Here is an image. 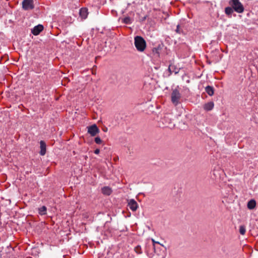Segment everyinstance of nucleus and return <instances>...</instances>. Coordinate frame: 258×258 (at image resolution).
<instances>
[{
	"mask_svg": "<svg viewBox=\"0 0 258 258\" xmlns=\"http://www.w3.org/2000/svg\"><path fill=\"white\" fill-rule=\"evenodd\" d=\"M134 44L137 50L139 52H143L147 47V43L144 38L141 36L134 37Z\"/></svg>",
	"mask_w": 258,
	"mask_h": 258,
	"instance_id": "1",
	"label": "nucleus"
},
{
	"mask_svg": "<svg viewBox=\"0 0 258 258\" xmlns=\"http://www.w3.org/2000/svg\"><path fill=\"white\" fill-rule=\"evenodd\" d=\"M229 5L234 9V11L238 13H242L244 12V7L239 0H230Z\"/></svg>",
	"mask_w": 258,
	"mask_h": 258,
	"instance_id": "2",
	"label": "nucleus"
},
{
	"mask_svg": "<svg viewBox=\"0 0 258 258\" xmlns=\"http://www.w3.org/2000/svg\"><path fill=\"white\" fill-rule=\"evenodd\" d=\"M161 122L162 123L163 127L172 128L175 125L172 122L171 115L170 114H166L161 118Z\"/></svg>",
	"mask_w": 258,
	"mask_h": 258,
	"instance_id": "3",
	"label": "nucleus"
},
{
	"mask_svg": "<svg viewBox=\"0 0 258 258\" xmlns=\"http://www.w3.org/2000/svg\"><path fill=\"white\" fill-rule=\"evenodd\" d=\"M171 101L173 104L177 105L179 103V100L181 98V94L177 89H174L171 95Z\"/></svg>",
	"mask_w": 258,
	"mask_h": 258,
	"instance_id": "4",
	"label": "nucleus"
},
{
	"mask_svg": "<svg viewBox=\"0 0 258 258\" xmlns=\"http://www.w3.org/2000/svg\"><path fill=\"white\" fill-rule=\"evenodd\" d=\"M22 8L25 11L31 10L34 8L33 0H23Z\"/></svg>",
	"mask_w": 258,
	"mask_h": 258,
	"instance_id": "5",
	"label": "nucleus"
},
{
	"mask_svg": "<svg viewBox=\"0 0 258 258\" xmlns=\"http://www.w3.org/2000/svg\"><path fill=\"white\" fill-rule=\"evenodd\" d=\"M88 133L91 136L94 137L99 133V129L96 124H94L87 127Z\"/></svg>",
	"mask_w": 258,
	"mask_h": 258,
	"instance_id": "6",
	"label": "nucleus"
},
{
	"mask_svg": "<svg viewBox=\"0 0 258 258\" xmlns=\"http://www.w3.org/2000/svg\"><path fill=\"white\" fill-rule=\"evenodd\" d=\"M127 206L133 212L136 211L138 208V204L134 199H131L128 201Z\"/></svg>",
	"mask_w": 258,
	"mask_h": 258,
	"instance_id": "7",
	"label": "nucleus"
},
{
	"mask_svg": "<svg viewBox=\"0 0 258 258\" xmlns=\"http://www.w3.org/2000/svg\"><path fill=\"white\" fill-rule=\"evenodd\" d=\"M43 29V26L39 24L35 26L32 30L31 33L34 35H38Z\"/></svg>",
	"mask_w": 258,
	"mask_h": 258,
	"instance_id": "8",
	"label": "nucleus"
},
{
	"mask_svg": "<svg viewBox=\"0 0 258 258\" xmlns=\"http://www.w3.org/2000/svg\"><path fill=\"white\" fill-rule=\"evenodd\" d=\"M179 68L173 64H170L168 68V71L169 72V75H171L172 73H174L175 74H178L179 72Z\"/></svg>",
	"mask_w": 258,
	"mask_h": 258,
	"instance_id": "9",
	"label": "nucleus"
},
{
	"mask_svg": "<svg viewBox=\"0 0 258 258\" xmlns=\"http://www.w3.org/2000/svg\"><path fill=\"white\" fill-rule=\"evenodd\" d=\"M80 16L82 19H86L88 16V9L86 8H82L80 10Z\"/></svg>",
	"mask_w": 258,
	"mask_h": 258,
	"instance_id": "10",
	"label": "nucleus"
},
{
	"mask_svg": "<svg viewBox=\"0 0 258 258\" xmlns=\"http://www.w3.org/2000/svg\"><path fill=\"white\" fill-rule=\"evenodd\" d=\"M40 151L39 152L41 156H43L46 153V144L43 141H41L40 142Z\"/></svg>",
	"mask_w": 258,
	"mask_h": 258,
	"instance_id": "11",
	"label": "nucleus"
},
{
	"mask_svg": "<svg viewBox=\"0 0 258 258\" xmlns=\"http://www.w3.org/2000/svg\"><path fill=\"white\" fill-rule=\"evenodd\" d=\"M214 106L213 102H209L204 105L203 108L206 111H210L213 109Z\"/></svg>",
	"mask_w": 258,
	"mask_h": 258,
	"instance_id": "12",
	"label": "nucleus"
},
{
	"mask_svg": "<svg viewBox=\"0 0 258 258\" xmlns=\"http://www.w3.org/2000/svg\"><path fill=\"white\" fill-rule=\"evenodd\" d=\"M162 46L159 44L156 47H154L152 49L153 53L154 55L159 57L160 56V50L162 49Z\"/></svg>",
	"mask_w": 258,
	"mask_h": 258,
	"instance_id": "13",
	"label": "nucleus"
},
{
	"mask_svg": "<svg viewBox=\"0 0 258 258\" xmlns=\"http://www.w3.org/2000/svg\"><path fill=\"white\" fill-rule=\"evenodd\" d=\"M103 195L109 196L112 192L111 189L108 186H104L101 189Z\"/></svg>",
	"mask_w": 258,
	"mask_h": 258,
	"instance_id": "14",
	"label": "nucleus"
},
{
	"mask_svg": "<svg viewBox=\"0 0 258 258\" xmlns=\"http://www.w3.org/2000/svg\"><path fill=\"white\" fill-rule=\"evenodd\" d=\"M151 240L153 243V248H154L155 252H156V246H155V244H159L162 247H163V248H164V250H163V252H164L165 251H166V247L163 244H161L159 241H155V239L153 238H152Z\"/></svg>",
	"mask_w": 258,
	"mask_h": 258,
	"instance_id": "15",
	"label": "nucleus"
},
{
	"mask_svg": "<svg viewBox=\"0 0 258 258\" xmlns=\"http://www.w3.org/2000/svg\"><path fill=\"white\" fill-rule=\"evenodd\" d=\"M206 93L210 96H212L214 94V89L212 86H208L205 88Z\"/></svg>",
	"mask_w": 258,
	"mask_h": 258,
	"instance_id": "16",
	"label": "nucleus"
},
{
	"mask_svg": "<svg viewBox=\"0 0 258 258\" xmlns=\"http://www.w3.org/2000/svg\"><path fill=\"white\" fill-rule=\"evenodd\" d=\"M255 206H256V202H255V200H250L248 202L247 205V208L249 210L253 209L255 207Z\"/></svg>",
	"mask_w": 258,
	"mask_h": 258,
	"instance_id": "17",
	"label": "nucleus"
},
{
	"mask_svg": "<svg viewBox=\"0 0 258 258\" xmlns=\"http://www.w3.org/2000/svg\"><path fill=\"white\" fill-rule=\"evenodd\" d=\"M47 208L45 206L38 208V213L40 215H44L46 214Z\"/></svg>",
	"mask_w": 258,
	"mask_h": 258,
	"instance_id": "18",
	"label": "nucleus"
},
{
	"mask_svg": "<svg viewBox=\"0 0 258 258\" xmlns=\"http://www.w3.org/2000/svg\"><path fill=\"white\" fill-rule=\"evenodd\" d=\"M234 9L231 7H227L225 9V13L228 15L230 16L233 13Z\"/></svg>",
	"mask_w": 258,
	"mask_h": 258,
	"instance_id": "19",
	"label": "nucleus"
},
{
	"mask_svg": "<svg viewBox=\"0 0 258 258\" xmlns=\"http://www.w3.org/2000/svg\"><path fill=\"white\" fill-rule=\"evenodd\" d=\"M175 31L176 32V33L179 34H184L183 30L179 24H178L176 26V28L175 30Z\"/></svg>",
	"mask_w": 258,
	"mask_h": 258,
	"instance_id": "20",
	"label": "nucleus"
},
{
	"mask_svg": "<svg viewBox=\"0 0 258 258\" xmlns=\"http://www.w3.org/2000/svg\"><path fill=\"white\" fill-rule=\"evenodd\" d=\"M122 22L126 24H130L132 22V20L130 17H126L124 18L122 20Z\"/></svg>",
	"mask_w": 258,
	"mask_h": 258,
	"instance_id": "21",
	"label": "nucleus"
},
{
	"mask_svg": "<svg viewBox=\"0 0 258 258\" xmlns=\"http://www.w3.org/2000/svg\"><path fill=\"white\" fill-rule=\"evenodd\" d=\"M239 233L241 235H244L246 232V228L244 225H240L239 226Z\"/></svg>",
	"mask_w": 258,
	"mask_h": 258,
	"instance_id": "22",
	"label": "nucleus"
},
{
	"mask_svg": "<svg viewBox=\"0 0 258 258\" xmlns=\"http://www.w3.org/2000/svg\"><path fill=\"white\" fill-rule=\"evenodd\" d=\"M135 251L137 254H141L143 252L141 246L140 245H137V246H136L135 247Z\"/></svg>",
	"mask_w": 258,
	"mask_h": 258,
	"instance_id": "23",
	"label": "nucleus"
},
{
	"mask_svg": "<svg viewBox=\"0 0 258 258\" xmlns=\"http://www.w3.org/2000/svg\"><path fill=\"white\" fill-rule=\"evenodd\" d=\"M156 253H157L158 255H162V254H164L165 251H163V249H161L160 247H156Z\"/></svg>",
	"mask_w": 258,
	"mask_h": 258,
	"instance_id": "24",
	"label": "nucleus"
},
{
	"mask_svg": "<svg viewBox=\"0 0 258 258\" xmlns=\"http://www.w3.org/2000/svg\"><path fill=\"white\" fill-rule=\"evenodd\" d=\"M221 171V170H215V169H214L213 171V174L215 176V177L216 179L218 177V176H217V174H220V173L219 172H220Z\"/></svg>",
	"mask_w": 258,
	"mask_h": 258,
	"instance_id": "25",
	"label": "nucleus"
},
{
	"mask_svg": "<svg viewBox=\"0 0 258 258\" xmlns=\"http://www.w3.org/2000/svg\"><path fill=\"white\" fill-rule=\"evenodd\" d=\"M95 142L97 144H100L102 141L100 137H97L95 138Z\"/></svg>",
	"mask_w": 258,
	"mask_h": 258,
	"instance_id": "26",
	"label": "nucleus"
},
{
	"mask_svg": "<svg viewBox=\"0 0 258 258\" xmlns=\"http://www.w3.org/2000/svg\"><path fill=\"white\" fill-rule=\"evenodd\" d=\"M100 153V150L99 149H96L95 151H94V153L95 154H98L99 153Z\"/></svg>",
	"mask_w": 258,
	"mask_h": 258,
	"instance_id": "27",
	"label": "nucleus"
},
{
	"mask_svg": "<svg viewBox=\"0 0 258 258\" xmlns=\"http://www.w3.org/2000/svg\"><path fill=\"white\" fill-rule=\"evenodd\" d=\"M147 17L145 16L142 19V21H144L146 19Z\"/></svg>",
	"mask_w": 258,
	"mask_h": 258,
	"instance_id": "28",
	"label": "nucleus"
}]
</instances>
